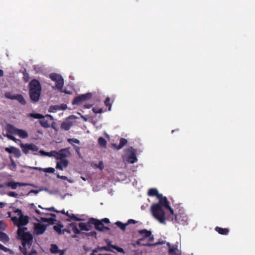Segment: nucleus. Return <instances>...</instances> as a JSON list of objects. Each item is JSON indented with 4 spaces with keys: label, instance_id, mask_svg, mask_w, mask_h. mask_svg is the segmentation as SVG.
Masks as SVG:
<instances>
[{
    "label": "nucleus",
    "instance_id": "nucleus-1",
    "mask_svg": "<svg viewBox=\"0 0 255 255\" xmlns=\"http://www.w3.org/2000/svg\"><path fill=\"white\" fill-rule=\"evenodd\" d=\"M26 227L19 228L17 230V237L21 241L22 246L19 247V250L23 255H27L28 250L30 249L33 243V236L27 231Z\"/></svg>",
    "mask_w": 255,
    "mask_h": 255
},
{
    "label": "nucleus",
    "instance_id": "nucleus-2",
    "mask_svg": "<svg viewBox=\"0 0 255 255\" xmlns=\"http://www.w3.org/2000/svg\"><path fill=\"white\" fill-rule=\"evenodd\" d=\"M30 99L33 102L39 100L41 93V86L39 81L35 79L32 80L28 85Z\"/></svg>",
    "mask_w": 255,
    "mask_h": 255
},
{
    "label": "nucleus",
    "instance_id": "nucleus-3",
    "mask_svg": "<svg viewBox=\"0 0 255 255\" xmlns=\"http://www.w3.org/2000/svg\"><path fill=\"white\" fill-rule=\"evenodd\" d=\"M152 216L160 223L165 224V213L159 204H153L151 207Z\"/></svg>",
    "mask_w": 255,
    "mask_h": 255
},
{
    "label": "nucleus",
    "instance_id": "nucleus-4",
    "mask_svg": "<svg viewBox=\"0 0 255 255\" xmlns=\"http://www.w3.org/2000/svg\"><path fill=\"white\" fill-rule=\"evenodd\" d=\"M138 232L139 234L143 235V237L138 240H137L135 244H133L134 246L135 245L138 246H147V247H151L154 245L162 244H163V242H157L155 244H151L148 242L147 243H142V241H144L145 239L151 235V232L150 231H148L146 229H142L138 231Z\"/></svg>",
    "mask_w": 255,
    "mask_h": 255
},
{
    "label": "nucleus",
    "instance_id": "nucleus-5",
    "mask_svg": "<svg viewBox=\"0 0 255 255\" xmlns=\"http://www.w3.org/2000/svg\"><path fill=\"white\" fill-rule=\"evenodd\" d=\"M90 223H92V225H94L96 230L99 231L103 232L104 231L110 230V228L108 227L105 226L103 222L99 220L92 218L90 219Z\"/></svg>",
    "mask_w": 255,
    "mask_h": 255
},
{
    "label": "nucleus",
    "instance_id": "nucleus-6",
    "mask_svg": "<svg viewBox=\"0 0 255 255\" xmlns=\"http://www.w3.org/2000/svg\"><path fill=\"white\" fill-rule=\"evenodd\" d=\"M6 98L12 100H16L22 105H25L26 102L23 96L21 94L13 95L11 92H6L4 94Z\"/></svg>",
    "mask_w": 255,
    "mask_h": 255
},
{
    "label": "nucleus",
    "instance_id": "nucleus-7",
    "mask_svg": "<svg viewBox=\"0 0 255 255\" xmlns=\"http://www.w3.org/2000/svg\"><path fill=\"white\" fill-rule=\"evenodd\" d=\"M51 80L56 82L55 87L58 90H61L63 86V79L59 74L56 73H51L49 75Z\"/></svg>",
    "mask_w": 255,
    "mask_h": 255
},
{
    "label": "nucleus",
    "instance_id": "nucleus-8",
    "mask_svg": "<svg viewBox=\"0 0 255 255\" xmlns=\"http://www.w3.org/2000/svg\"><path fill=\"white\" fill-rule=\"evenodd\" d=\"M19 145L22 152L25 154H28L29 151L36 152L39 149L38 146L33 143H21Z\"/></svg>",
    "mask_w": 255,
    "mask_h": 255
},
{
    "label": "nucleus",
    "instance_id": "nucleus-9",
    "mask_svg": "<svg viewBox=\"0 0 255 255\" xmlns=\"http://www.w3.org/2000/svg\"><path fill=\"white\" fill-rule=\"evenodd\" d=\"M53 152L55 154V157L57 159H65L71 155V153L67 148L61 149L58 151H54Z\"/></svg>",
    "mask_w": 255,
    "mask_h": 255
},
{
    "label": "nucleus",
    "instance_id": "nucleus-10",
    "mask_svg": "<svg viewBox=\"0 0 255 255\" xmlns=\"http://www.w3.org/2000/svg\"><path fill=\"white\" fill-rule=\"evenodd\" d=\"M92 97L91 93H88L86 94L81 95L76 97L73 100L72 104L73 105H79L82 102L90 99Z\"/></svg>",
    "mask_w": 255,
    "mask_h": 255
},
{
    "label": "nucleus",
    "instance_id": "nucleus-11",
    "mask_svg": "<svg viewBox=\"0 0 255 255\" xmlns=\"http://www.w3.org/2000/svg\"><path fill=\"white\" fill-rule=\"evenodd\" d=\"M75 118L74 116H70L67 118L64 122L61 124V128L65 130H68L73 125V123L71 120Z\"/></svg>",
    "mask_w": 255,
    "mask_h": 255
},
{
    "label": "nucleus",
    "instance_id": "nucleus-12",
    "mask_svg": "<svg viewBox=\"0 0 255 255\" xmlns=\"http://www.w3.org/2000/svg\"><path fill=\"white\" fill-rule=\"evenodd\" d=\"M46 225L40 223L35 224L34 225V232L37 235L42 234L46 229Z\"/></svg>",
    "mask_w": 255,
    "mask_h": 255
},
{
    "label": "nucleus",
    "instance_id": "nucleus-13",
    "mask_svg": "<svg viewBox=\"0 0 255 255\" xmlns=\"http://www.w3.org/2000/svg\"><path fill=\"white\" fill-rule=\"evenodd\" d=\"M165 208L169 210L170 213V215L166 217V219L167 220H170L173 222H176L177 221V216L174 214L173 209L170 206V205H169V207H166Z\"/></svg>",
    "mask_w": 255,
    "mask_h": 255
},
{
    "label": "nucleus",
    "instance_id": "nucleus-14",
    "mask_svg": "<svg viewBox=\"0 0 255 255\" xmlns=\"http://www.w3.org/2000/svg\"><path fill=\"white\" fill-rule=\"evenodd\" d=\"M27 185L28 184L27 183L15 182L14 181L7 182L6 183V186L10 187L12 189H16L17 188V187L25 186Z\"/></svg>",
    "mask_w": 255,
    "mask_h": 255
},
{
    "label": "nucleus",
    "instance_id": "nucleus-15",
    "mask_svg": "<svg viewBox=\"0 0 255 255\" xmlns=\"http://www.w3.org/2000/svg\"><path fill=\"white\" fill-rule=\"evenodd\" d=\"M167 245L169 248V254L170 255H180L179 251L176 245L171 246L170 243H167Z\"/></svg>",
    "mask_w": 255,
    "mask_h": 255
},
{
    "label": "nucleus",
    "instance_id": "nucleus-16",
    "mask_svg": "<svg viewBox=\"0 0 255 255\" xmlns=\"http://www.w3.org/2000/svg\"><path fill=\"white\" fill-rule=\"evenodd\" d=\"M29 222V217L27 216H20L19 217L18 228H22L21 226L26 225Z\"/></svg>",
    "mask_w": 255,
    "mask_h": 255
},
{
    "label": "nucleus",
    "instance_id": "nucleus-17",
    "mask_svg": "<svg viewBox=\"0 0 255 255\" xmlns=\"http://www.w3.org/2000/svg\"><path fill=\"white\" fill-rule=\"evenodd\" d=\"M92 223H90V219L87 223H80L79 227L82 231H89L92 229Z\"/></svg>",
    "mask_w": 255,
    "mask_h": 255
},
{
    "label": "nucleus",
    "instance_id": "nucleus-18",
    "mask_svg": "<svg viewBox=\"0 0 255 255\" xmlns=\"http://www.w3.org/2000/svg\"><path fill=\"white\" fill-rule=\"evenodd\" d=\"M158 199H159V202L157 204H159L160 206H163L164 208L169 207V202L166 197H164L162 195V197H160Z\"/></svg>",
    "mask_w": 255,
    "mask_h": 255
},
{
    "label": "nucleus",
    "instance_id": "nucleus-19",
    "mask_svg": "<svg viewBox=\"0 0 255 255\" xmlns=\"http://www.w3.org/2000/svg\"><path fill=\"white\" fill-rule=\"evenodd\" d=\"M148 195L149 196H156L157 198L162 197V194L158 193V190L156 188H150L148 190Z\"/></svg>",
    "mask_w": 255,
    "mask_h": 255
},
{
    "label": "nucleus",
    "instance_id": "nucleus-20",
    "mask_svg": "<svg viewBox=\"0 0 255 255\" xmlns=\"http://www.w3.org/2000/svg\"><path fill=\"white\" fill-rule=\"evenodd\" d=\"M128 142V140L124 138H121L120 140V143L118 145L116 144H113V146L115 147L117 149H120L122 148Z\"/></svg>",
    "mask_w": 255,
    "mask_h": 255
},
{
    "label": "nucleus",
    "instance_id": "nucleus-21",
    "mask_svg": "<svg viewBox=\"0 0 255 255\" xmlns=\"http://www.w3.org/2000/svg\"><path fill=\"white\" fill-rule=\"evenodd\" d=\"M215 231L217 232L219 234L223 235H227L229 232V230L227 228H222L219 227L215 228Z\"/></svg>",
    "mask_w": 255,
    "mask_h": 255
},
{
    "label": "nucleus",
    "instance_id": "nucleus-22",
    "mask_svg": "<svg viewBox=\"0 0 255 255\" xmlns=\"http://www.w3.org/2000/svg\"><path fill=\"white\" fill-rule=\"evenodd\" d=\"M17 129L14 126L10 124H7L6 127L7 132L12 134H16Z\"/></svg>",
    "mask_w": 255,
    "mask_h": 255
},
{
    "label": "nucleus",
    "instance_id": "nucleus-23",
    "mask_svg": "<svg viewBox=\"0 0 255 255\" xmlns=\"http://www.w3.org/2000/svg\"><path fill=\"white\" fill-rule=\"evenodd\" d=\"M16 134L22 138H25L28 137L27 132L23 129H17Z\"/></svg>",
    "mask_w": 255,
    "mask_h": 255
},
{
    "label": "nucleus",
    "instance_id": "nucleus-24",
    "mask_svg": "<svg viewBox=\"0 0 255 255\" xmlns=\"http://www.w3.org/2000/svg\"><path fill=\"white\" fill-rule=\"evenodd\" d=\"M66 215L69 218V219H67V221L69 222L71 221H80L82 220L81 219L77 217L74 214H69L68 212H66Z\"/></svg>",
    "mask_w": 255,
    "mask_h": 255
},
{
    "label": "nucleus",
    "instance_id": "nucleus-25",
    "mask_svg": "<svg viewBox=\"0 0 255 255\" xmlns=\"http://www.w3.org/2000/svg\"><path fill=\"white\" fill-rule=\"evenodd\" d=\"M62 228H63V226L61 225H55L53 227L54 231H56L59 235L64 234L65 231H66L65 229L61 230Z\"/></svg>",
    "mask_w": 255,
    "mask_h": 255
},
{
    "label": "nucleus",
    "instance_id": "nucleus-26",
    "mask_svg": "<svg viewBox=\"0 0 255 255\" xmlns=\"http://www.w3.org/2000/svg\"><path fill=\"white\" fill-rule=\"evenodd\" d=\"M111 245H112V244H111V242L109 241L108 243L107 246H103V247H99L98 248V249L100 251H106L113 252V251L111 249V248H112Z\"/></svg>",
    "mask_w": 255,
    "mask_h": 255
},
{
    "label": "nucleus",
    "instance_id": "nucleus-27",
    "mask_svg": "<svg viewBox=\"0 0 255 255\" xmlns=\"http://www.w3.org/2000/svg\"><path fill=\"white\" fill-rule=\"evenodd\" d=\"M137 160V159L136 157V155L133 153H131L128 156V159H127L128 162L130 163H134V162H136Z\"/></svg>",
    "mask_w": 255,
    "mask_h": 255
},
{
    "label": "nucleus",
    "instance_id": "nucleus-28",
    "mask_svg": "<svg viewBox=\"0 0 255 255\" xmlns=\"http://www.w3.org/2000/svg\"><path fill=\"white\" fill-rule=\"evenodd\" d=\"M0 241L6 243L9 241V238L5 233L0 232Z\"/></svg>",
    "mask_w": 255,
    "mask_h": 255
},
{
    "label": "nucleus",
    "instance_id": "nucleus-29",
    "mask_svg": "<svg viewBox=\"0 0 255 255\" xmlns=\"http://www.w3.org/2000/svg\"><path fill=\"white\" fill-rule=\"evenodd\" d=\"M39 123L41 126L44 128H48L50 127V124H49L48 121L45 120L44 118L40 120Z\"/></svg>",
    "mask_w": 255,
    "mask_h": 255
},
{
    "label": "nucleus",
    "instance_id": "nucleus-30",
    "mask_svg": "<svg viewBox=\"0 0 255 255\" xmlns=\"http://www.w3.org/2000/svg\"><path fill=\"white\" fill-rule=\"evenodd\" d=\"M32 168L38 170L39 171L42 170V168H41L40 167H32ZM42 170L45 172L51 173H53L55 171V169L52 167L44 168V169H42Z\"/></svg>",
    "mask_w": 255,
    "mask_h": 255
},
{
    "label": "nucleus",
    "instance_id": "nucleus-31",
    "mask_svg": "<svg viewBox=\"0 0 255 255\" xmlns=\"http://www.w3.org/2000/svg\"><path fill=\"white\" fill-rule=\"evenodd\" d=\"M40 219L41 221L45 223H48L49 224H54V222L56 221V220L52 218H47L41 217Z\"/></svg>",
    "mask_w": 255,
    "mask_h": 255
},
{
    "label": "nucleus",
    "instance_id": "nucleus-32",
    "mask_svg": "<svg viewBox=\"0 0 255 255\" xmlns=\"http://www.w3.org/2000/svg\"><path fill=\"white\" fill-rule=\"evenodd\" d=\"M59 250L58 246L55 244H51L50 246V251L52 254H57Z\"/></svg>",
    "mask_w": 255,
    "mask_h": 255
},
{
    "label": "nucleus",
    "instance_id": "nucleus-33",
    "mask_svg": "<svg viewBox=\"0 0 255 255\" xmlns=\"http://www.w3.org/2000/svg\"><path fill=\"white\" fill-rule=\"evenodd\" d=\"M70 226L72 228L73 232L76 235H78L80 234H82V232H81L80 230L77 228L75 223H72L70 224Z\"/></svg>",
    "mask_w": 255,
    "mask_h": 255
},
{
    "label": "nucleus",
    "instance_id": "nucleus-34",
    "mask_svg": "<svg viewBox=\"0 0 255 255\" xmlns=\"http://www.w3.org/2000/svg\"><path fill=\"white\" fill-rule=\"evenodd\" d=\"M115 224L123 231H125L126 226L128 225V224H123L120 221L116 222Z\"/></svg>",
    "mask_w": 255,
    "mask_h": 255
},
{
    "label": "nucleus",
    "instance_id": "nucleus-35",
    "mask_svg": "<svg viewBox=\"0 0 255 255\" xmlns=\"http://www.w3.org/2000/svg\"><path fill=\"white\" fill-rule=\"evenodd\" d=\"M98 143L102 147H106L107 141L106 139L103 137H100L98 138Z\"/></svg>",
    "mask_w": 255,
    "mask_h": 255
},
{
    "label": "nucleus",
    "instance_id": "nucleus-36",
    "mask_svg": "<svg viewBox=\"0 0 255 255\" xmlns=\"http://www.w3.org/2000/svg\"><path fill=\"white\" fill-rule=\"evenodd\" d=\"M29 116L30 117L36 119L41 120V119L44 118V116L42 115H41L40 114H38V113H36V114L31 113V114H30Z\"/></svg>",
    "mask_w": 255,
    "mask_h": 255
},
{
    "label": "nucleus",
    "instance_id": "nucleus-37",
    "mask_svg": "<svg viewBox=\"0 0 255 255\" xmlns=\"http://www.w3.org/2000/svg\"><path fill=\"white\" fill-rule=\"evenodd\" d=\"M59 110V105H54L50 107L49 112L50 113H55Z\"/></svg>",
    "mask_w": 255,
    "mask_h": 255
},
{
    "label": "nucleus",
    "instance_id": "nucleus-38",
    "mask_svg": "<svg viewBox=\"0 0 255 255\" xmlns=\"http://www.w3.org/2000/svg\"><path fill=\"white\" fill-rule=\"evenodd\" d=\"M59 161H58L61 165L64 167L66 168L68 165V160L66 159H59Z\"/></svg>",
    "mask_w": 255,
    "mask_h": 255
},
{
    "label": "nucleus",
    "instance_id": "nucleus-39",
    "mask_svg": "<svg viewBox=\"0 0 255 255\" xmlns=\"http://www.w3.org/2000/svg\"><path fill=\"white\" fill-rule=\"evenodd\" d=\"M110 102H111V100L109 97L106 98L104 101L105 105L107 107H108V109H109V111L111 110V106H112V104H111Z\"/></svg>",
    "mask_w": 255,
    "mask_h": 255
},
{
    "label": "nucleus",
    "instance_id": "nucleus-40",
    "mask_svg": "<svg viewBox=\"0 0 255 255\" xmlns=\"http://www.w3.org/2000/svg\"><path fill=\"white\" fill-rule=\"evenodd\" d=\"M111 248L116 250L119 253H123V254L125 253V251H124V249L121 247L117 246L112 245H111Z\"/></svg>",
    "mask_w": 255,
    "mask_h": 255
},
{
    "label": "nucleus",
    "instance_id": "nucleus-41",
    "mask_svg": "<svg viewBox=\"0 0 255 255\" xmlns=\"http://www.w3.org/2000/svg\"><path fill=\"white\" fill-rule=\"evenodd\" d=\"M13 149H14V151L12 153L14 154V156L17 158L21 156V153H20V150L16 147H15Z\"/></svg>",
    "mask_w": 255,
    "mask_h": 255
},
{
    "label": "nucleus",
    "instance_id": "nucleus-42",
    "mask_svg": "<svg viewBox=\"0 0 255 255\" xmlns=\"http://www.w3.org/2000/svg\"><path fill=\"white\" fill-rule=\"evenodd\" d=\"M92 111L95 114H101L103 112V109L102 108H99L96 107L93 108Z\"/></svg>",
    "mask_w": 255,
    "mask_h": 255
},
{
    "label": "nucleus",
    "instance_id": "nucleus-43",
    "mask_svg": "<svg viewBox=\"0 0 255 255\" xmlns=\"http://www.w3.org/2000/svg\"><path fill=\"white\" fill-rule=\"evenodd\" d=\"M67 141L71 144H73V143H77V144L80 143V141L78 139H76V138H68L67 139Z\"/></svg>",
    "mask_w": 255,
    "mask_h": 255
},
{
    "label": "nucleus",
    "instance_id": "nucleus-44",
    "mask_svg": "<svg viewBox=\"0 0 255 255\" xmlns=\"http://www.w3.org/2000/svg\"><path fill=\"white\" fill-rule=\"evenodd\" d=\"M94 166L99 168L101 170H103L104 168V165L102 161L99 162L98 164L96 163L94 164Z\"/></svg>",
    "mask_w": 255,
    "mask_h": 255
},
{
    "label": "nucleus",
    "instance_id": "nucleus-45",
    "mask_svg": "<svg viewBox=\"0 0 255 255\" xmlns=\"http://www.w3.org/2000/svg\"><path fill=\"white\" fill-rule=\"evenodd\" d=\"M82 234L86 235L87 237H88V236L96 237V235H97V233L95 231L91 232H89V233H84V232H82Z\"/></svg>",
    "mask_w": 255,
    "mask_h": 255
},
{
    "label": "nucleus",
    "instance_id": "nucleus-46",
    "mask_svg": "<svg viewBox=\"0 0 255 255\" xmlns=\"http://www.w3.org/2000/svg\"><path fill=\"white\" fill-rule=\"evenodd\" d=\"M15 148V147L14 146H9L8 147H5L4 148V150L9 153H12L14 151V149H13Z\"/></svg>",
    "mask_w": 255,
    "mask_h": 255
},
{
    "label": "nucleus",
    "instance_id": "nucleus-47",
    "mask_svg": "<svg viewBox=\"0 0 255 255\" xmlns=\"http://www.w3.org/2000/svg\"><path fill=\"white\" fill-rule=\"evenodd\" d=\"M7 195L10 197H12L14 198H18V194L14 192L13 191H9L7 193Z\"/></svg>",
    "mask_w": 255,
    "mask_h": 255
},
{
    "label": "nucleus",
    "instance_id": "nucleus-48",
    "mask_svg": "<svg viewBox=\"0 0 255 255\" xmlns=\"http://www.w3.org/2000/svg\"><path fill=\"white\" fill-rule=\"evenodd\" d=\"M11 220L13 222V224L18 227V223L19 222V218L16 217H12Z\"/></svg>",
    "mask_w": 255,
    "mask_h": 255
},
{
    "label": "nucleus",
    "instance_id": "nucleus-49",
    "mask_svg": "<svg viewBox=\"0 0 255 255\" xmlns=\"http://www.w3.org/2000/svg\"><path fill=\"white\" fill-rule=\"evenodd\" d=\"M6 136L9 139L12 140L15 142H16L17 141H20V140L16 139L14 136H13L12 135L7 134Z\"/></svg>",
    "mask_w": 255,
    "mask_h": 255
},
{
    "label": "nucleus",
    "instance_id": "nucleus-50",
    "mask_svg": "<svg viewBox=\"0 0 255 255\" xmlns=\"http://www.w3.org/2000/svg\"><path fill=\"white\" fill-rule=\"evenodd\" d=\"M23 80L25 82H27L29 80V74L27 73H23Z\"/></svg>",
    "mask_w": 255,
    "mask_h": 255
},
{
    "label": "nucleus",
    "instance_id": "nucleus-51",
    "mask_svg": "<svg viewBox=\"0 0 255 255\" xmlns=\"http://www.w3.org/2000/svg\"><path fill=\"white\" fill-rule=\"evenodd\" d=\"M64 168V167L61 165V164H60V163H59L58 161L57 162L56 166V169H59V170L62 171V170H63Z\"/></svg>",
    "mask_w": 255,
    "mask_h": 255
},
{
    "label": "nucleus",
    "instance_id": "nucleus-52",
    "mask_svg": "<svg viewBox=\"0 0 255 255\" xmlns=\"http://www.w3.org/2000/svg\"><path fill=\"white\" fill-rule=\"evenodd\" d=\"M64 168V167L61 165V164H60V163H59L58 161L57 162L56 166V169H59V170L62 171V170H63Z\"/></svg>",
    "mask_w": 255,
    "mask_h": 255
},
{
    "label": "nucleus",
    "instance_id": "nucleus-53",
    "mask_svg": "<svg viewBox=\"0 0 255 255\" xmlns=\"http://www.w3.org/2000/svg\"><path fill=\"white\" fill-rule=\"evenodd\" d=\"M45 210H48V211H53V212H56V213H60V211L56 210L54 207H50V208H44Z\"/></svg>",
    "mask_w": 255,
    "mask_h": 255
},
{
    "label": "nucleus",
    "instance_id": "nucleus-54",
    "mask_svg": "<svg viewBox=\"0 0 255 255\" xmlns=\"http://www.w3.org/2000/svg\"><path fill=\"white\" fill-rule=\"evenodd\" d=\"M14 212L17 213V215H18L19 217L23 215L22 211L19 209H16L14 211Z\"/></svg>",
    "mask_w": 255,
    "mask_h": 255
},
{
    "label": "nucleus",
    "instance_id": "nucleus-55",
    "mask_svg": "<svg viewBox=\"0 0 255 255\" xmlns=\"http://www.w3.org/2000/svg\"><path fill=\"white\" fill-rule=\"evenodd\" d=\"M0 250L5 252H7L9 251V249L6 247H5L4 246L0 244Z\"/></svg>",
    "mask_w": 255,
    "mask_h": 255
},
{
    "label": "nucleus",
    "instance_id": "nucleus-56",
    "mask_svg": "<svg viewBox=\"0 0 255 255\" xmlns=\"http://www.w3.org/2000/svg\"><path fill=\"white\" fill-rule=\"evenodd\" d=\"M37 252L34 250L33 248L31 249L29 254L27 255H36Z\"/></svg>",
    "mask_w": 255,
    "mask_h": 255
},
{
    "label": "nucleus",
    "instance_id": "nucleus-57",
    "mask_svg": "<svg viewBox=\"0 0 255 255\" xmlns=\"http://www.w3.org/2000/svg\"><path fill=\"white\" fill-rule=\"evenodd\" d=\"M67 108V106L66 104H61V105H59V110H65Z\"/></svg>",
    "mask_w": 255,
    "mask_h": 255
},
{
    "label": "nucleus",
    "instance_id": "nucleus-58",
    "mask_svg": "<svg viewBox=\"0 0 255 255\" xmlns=\"http://www.w3.org/2000/svg\"><path fill=\"white\" fill-rule=\"evenodd\" d=\"M73 146H74V148H75V149L76 151L77 152V153L79 155H80V147H79V146H76V145H74V144H73Z\"/></svg>",
    "mask_w": 255,
    "mask_h": 255
},
{
    "label": "nucleus",
    "instance_id": "nucleus-59",
    "mask_svg": "<svg viewBox=\"0 0 255 255\" xmlns=\"http://www.w3.org/2000/svg\"><path fill=\"white\" fill-rule=\"evenodd\" d=\"M101 221L103 222V223H105L106 224H108V223H110V220L108 218H106L103 219Z\"/></svg>",
    "mask_w": 255,
    "mask_h": 255
},
{
    "label": "nucleus",
    "instance_id": "nucleus-60",
    "mask_svg": "<svg viewBox=\"0 0 255 255\" xmlns=\"http://www.w3.org/2000/svg\"><path fill=\"white\" fill-rule=\"evenodd\" d=\"M136 223V222L135 220H134L133 219H129V220H128V221L127 223V224H128V225L129 224H131V223L132 224H135Z\"/></svg>",
    "mask_w": 255,
    "mask_h": 255
},
{
    "label": "nucleus",
    "instance_id": "nucleus-61",
    "mask_svg": "<svg viewBox=\"0 0 255 255\" xmlns=\"http://www.w3.org/2000/svg\"><path fill=\"white\" fill-rule=\"evenodd\" d=\"M39 153H40L41 155H44V156H46V155H48L47 152H45V151H44L43 150H40L39 151Z\"/></svg>",
    "mask_w": 255,
    "mask_h": 255
},
{
    "label": "nucleus",
    "instance_id": "nucleus-62",
    "mask_svg": "<svg viewBox=\"0 0 255 255\" xmlns=\"http://www.w3.org/2000/svg\"><path fill=\"white\" fill-rule=\"evenodd\" d=\"M148 242H148L149 243H150V242L153 241V240H154V237L152 235H150V236L148 237Z\"/></svg>",
    "mask_w": 255,
    "mask_h": 255
},
{
    "label": "nucleus",
    "instance_id": "nucleus-63",
    "mask_svg": "<svg viewBox=\"0 0 255 255\" xmlns=\"http://www.w3.org/2000/svg\"><path fill=\"white\" fill-rule=\"evenodd\" d=\"M38 192H39V191H38V190H33V189H31L29 192V194L31 193H35V194H37L38 193Z\"/></svg>",
    "mask_w": 255,
    "mask_h": 255
},
{
    "label": "nucleus",
    "instance_id": "nucleus-64",
    "mask_svg": "<svg viewBox=\"0 0 255 255\" xmlns=\"http://www.w3.org/2000/svg\"><path fill=\"white\" fill-rule=\"evenodd\" d=\"M60 255H64L65 254V250H60L58 252Z\"/></svg>",
    "mask_w": 255,
    "mask_h": 255
}]
</instances>
